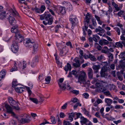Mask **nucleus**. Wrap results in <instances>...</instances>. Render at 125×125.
<instances>
[{"label": "nucleus", "instance_id": "f257e3e1", "mask_svg": "<svg viewBox=\"0 0 125 125\" xmlns=\"http://www.w3.org/2000/svg\"><path fill=\"white\" fill-rule=\"evenodd\" d=\"M9 17L8 18V19L10 25H14L16 23V20L13 17H16L18 18H20V16L17 12L15 10H13L12 9H10L9 10Z\"/></svg>", "mask_w": 125, "mask_h": 125}, {"label": "nucleus", "instance_id": "f03ea898", "mask_svg": "<svg viewBox=\"0 0 125 125\" xmlns=\"http://www.w3.org/2000/svg\"><path fill=\"white\" fill-rule=\"evenodd\" d=\"M24 43L25 46L27 47L31 48H33V52L34 53L37 51L38 47V44L34 43L30 39L27 38L25 39L23 41Z\"/></svg>", "mask_w": 125, "mask_h": 125}, {"label": "nucleus", "instance_id": "7ed1b4c3", "mask_svg": "<svg viewBox=\"0 0 125 125\" xmlns=\"http://www.w3.org/2000/svg\"><path fill=\"white\" fill-rule=\"evenodd\" d=\"M8 101L10 105L13 107L14 109L19 110L20 108L18 105V103L11 97H9L8 98Z\"/></svg>", "mask_w": 125, "mask_h": 125}, {"label": "nucleus", "instance_id": "20e7f679", "mask_svg": "<svg viewBox=\"0 0 125 125\" xmlns=\"http://www.w3.org/2000/svg\"><path fill=\"white\" fill-rule=\"evenodd\" d=\"M86 76L85 73L84 71H82L81 74L78 77V82L80 81L85 82L86 81Z\"/></svg>", "mask_w": 125, "mask_h": 125}, {"label": "nucleus", "instance_id": "39448f33", "mask_svg": "<svg viewBox=\"0 0 125 125\" xmlns=\"http://www.w3.org/2000/svg\"><path fill=\"white\" fill-rule=\"evenodd\" d=\"M69 19V20L72 24V27H73L76 25V22L77 20L76 17L73 14H71L70 16Z\"/></svg>", "mask_w": 125, "mask_h": 125}, {"label": "nucleus", "instance_id": "423d86ee", "mask_svg": "<svg viewBox=\"0 0 125 125\" xmlns=\"http://www.w3.org/2000/svg\"><path fill=\"white\" fill-rule=\"evenodd\" d=\"M12 51L14 53H16L18 51V47L17 43L14 41L13 42L12 45L11 46Z\"/></svg>", "mask_w": 125, "mask_h": 125}, {"label": "nucleus", "instance_id": "0eeeda50", "mask_svg": "<svg viewBox=\"0 0 125 125\" xmlns=\"http://www.w3.org/2000/svg\"><path fill=\"white\" fill-rule=\"evenodd\" d=\"M62 90H65L66 88L68 90H70L71 89V87L68 84L67 81H65L62 85V88H60Z\"/></svg>", "mask_w": 125, "mask_h": 125}, {"label": "nucleus", "instance_id": "6e6552de", "mask_svg": "<svg viewBox=\"0 0 125 125\" xmlns=\"http://www.w3.org/2000/svg\"><path fill=\"white\" fill-rule=\"evenodd\" d=\"M73 61L75 63H73V65L75 67H79L81 65L80 62L78 58L76 57L73 60Z\"/></svg>", "mask_w": 125, "mask_h": 125}, {"label": "nucleus", "instance_id": "1a4fd4ad", "mask_svg": "<svg viewBox=\"0 0 125 125\" xmlns=\"http://www.w3.org/2000/svg\"><path fill=\"white\" fill-rule=\"evenodd\" d=\"M11 32L13 33L16 34L19 33L20 31L18 29V26L17 25L13 26L11 29Z\"/></svg>", "mask_w": 125, "mask_h": 125}, {"label": "nucleus", "instance_id": "9d476101", "mask_svg": "<svg viewBox=\"0 0 125 125\" xmlns=\"http://www.w3.org/2000/svg\"><path fill=\"white\" fill-rule=\"evenodd\" d=\"M15 36V39L18 42H20L23 41V37L19 33L16 34Z\"/></svg>", "mask_w": 125, "mask_h": 125}, {"label": "nucleus", "instance_id": "9b49d317", "mask_svg": "<svg viewBox=\"0 0 125 125\" xmlns=\"http://www.w3.org/2000/svg\"><path fill=\"white\" fill-rule=\"evenodd\" d=\"M99 43L101 46L106 45L109 43V42L108 41L105 39L100 40L99 41Z\"/></svg>", "mask_w": 125, "mask_h": 125}, {"label": "nucleus", "instance_id": "f8f14e48", "mask_svg": "<svg viewBox=\"0 0 125 125\" xmlns=\"http://www.w3.org/2000/svg\"><path fill=\"white\" fill-rule=\"evenodd\" d=\"M104 101L106 104V106H109L112 105L111 104L113 102V101L112 99L109 98H105Z\"/></svg>", "mask_w": 125, "mask_h": 125}, {"label": "nucleus", "instance_id": "ddd939ff", "mask_svg": "<svg viewBox=\"0 0 125 125\" xmlns=\"http://www.w3.org/2000/svg\"><path fill=\"white\" fill-rule=\"evenodd\" d=\"M30 120V119L29 118H22L20 119L19 122L22 124H24L25 123L29 122Z\"/></svg>", "mask_w": 125, "mask_h": 125}, {"label": "nucleus", "instance_id": "4468645a", "mask_svg": "<svg viewBox=\"0 0 125 125\" xmlns=\"http://www.w3.org/2000/svg\"><path fill=\"white\" fill-rule=\"evenodd\" d=\"M23 87H21V85H18V86L15 88V90L17 92L20 93L23 91Z\"/></svg>", "mask_w": 125, "mask_h": 125}, {"label": "nucleus", "instance_id": "2eb2a0df", "mask_svg": "<svg viewBox=\"0 0 125 125\" xmlns=\"http://www.w3.org/2000/svg\"><path fill=\"white\" fill-rule=\"evenodd\" d=\"M7 17V15L6 14L5 11L3 10L0 13V19L3 20Z\"/></svg>", "mask_w": 125, "mask_h": 125}, {"label": "nucleus", "instance_id": "dca6fc26", "mask_svg": "<svg viewBox=\"0 0 125 125\" xmlns=\"http://www.w3.org/2000/svg\"><path fill=\"white\" fill-rule=\"evenodd\" d=\"M60 54L61 56H62L65 54L67 52V49H66V46H65L63 48L62 50L60 49Z\"/></svg>", "mask_w": 125, "mask_h": 125}, {"label": "nucleus", "instance_id": "f3484780", "mask_svg": "<svg viewBox=\"0 0 125 125\" xmlns=\"http://www.w3.org/2000/svg\"><path fill=\"white\" fill-rule=\"evenodd\" d=\"M38 62L37 58L35 57L32 60L31 62V66L32 67H34L36 66Z\"/></svg>", "mask_w": 125, "mask_h": 125}, {"label": "nucleus", "instance_id": "a211bd4d", "mask_svg": "<svg viewBox=\"0 0 125 125\" xmlns=\"http://www.w3.org/2000/svg\"><path fill=\"white\" fill-rule=\"evenodd\" d=\"M58 11L62 15L65 14L66 13L65 8L62 7H59Z\"/></svg>", "mask_w": 125, "mask_h": 125}, {"label": "nucleus", "instance_id": "6ab92c4d", "mask_svg": "<svg viewBox=\"0 0 125 125\" xmlns=\"http://www.w3.org/2000/svg\"><path fill=\"white\" fill-rule=\"evenodd\" d=\"M88 75L89 79H92L93 78V71L92 69L90 68L88 70Z\"/></svg>", "mask_w": 125, "mask_h": 125}, {"label": "nucleus", "instance_id": "aec40b11", "mask_svg": "<svg viewBox=\"0 0 125 125\" xmlns=\"http://www.w3.org/2000/svg\"><path fill=\"white\" fill-rule=\"evenodd\" d=\"M80 119L81 120L80 121V122L82 125H83V124H86L88 121H89L86 118H84L83 116Z\"/></svg>", "mask_w": 125, "mask_h": 125}, {"label": "nucleus", "instance_id": "412c9836", "mask_svg": "<svg viewBox=\"0 0 125 125\" xmlns=\"http://www.w3.org/2000/svg\"><path fill=\"white\" fill-rule=\"evenodd\" d=\"M90 19L91 17L90 14L88 12L87 13L85 16V19L84 20L85 22H86L87 23H89Z\"/></svg>", "mask_w": 125, "mask_h": 125}, {"label": "nucleus", "instance_id": "4be33fe9", "mask_svg": "<svg viewBox=\"0 0 125 125\" xmlns=\"http://www.w3.org/2000/svg\"><path fill=\"white\" fill-rule=\"evenodd\" d=\"M92 68L94 70H95V72L97 73L98 72V70L101 68L100 66L99 65H94L92 66Z\"/></svg>", "mask_w": 125, "mask_h": 125}, {"label": "nucleus", "instance_id": "5701e85b", "mask_svg": "<svg viewBox=\"0 0 125 125\" xmlns=\"http://www.w3.org/2000/svg\"><path fill=\"white\" fill-rule=\"evenodd\" d=\"M5 107L7 110V112L10 113L12 111V108L9 105L6 104Z\"/></svg>", "mask_w": 125, "mask_h": 125}, {"label": "nucleus", "instance_id": "b1692460", "mask_svg": "<svg viewBox=\"0 0 125 125\" xmlns=\"http://www.w3.org/2000/svg\"><path fill=\"white\" fill-rule=\"evenodd\" d=\"M75 113H72L69 114V120L70 122H72L73 120V118L75 114Z\"/></svg>", "mask_w": 125, "mask_h": 125}, {"label": "nucleus", "instance_id": "393cba45", "mask_svg": "<svg viewBox=\"0 0 125 125\" xmlns=\"http://www.w3.org/2000/svg\"><path fill=\"white\" fill-rule=\"evenodd\" d=\"M71 69V65L68 63L67 65H65L64 68V70L66 71L67 72L68 70L70 71Z\"/></svg>", "mask_w": 125, "mask_h": 125}, {"label": "nucleus", "instance_id": "a878e982", "mask_svg": "<svg viewBox=\"0 0 125 125\" xmlns=\"http://www.w3.org/2000/svg\"><path fill=\"white\" fill-rule=\"evenodd\" d=\"M112 4L113 6L114 7L116 11H118L120 10L119 7L118 6V5L114 2H112Z\"/></svg>", "mask_w": 125, "mask_h": 125}, {"label": "nucleus", "instance_id": "bb28decb", "mask_svg": "<svg viewBox=\"0 0 125 125\" xmlns=\"http://www.w3.org/2000/svg\"><path fill=\"white\" fill-rule=\"evenodd\" d=\"M18 70L17 67L16 66V61L14 62V66L10 70V71L12 72L13 71H17Z\"/></svg>", "mask_w": 125, "mask_h": 125}, {"label": "nucleus", "instance_id": "cd10ccee", "mask_svg": "<svg viewBox=\"0 0 125 125\" xmlns=\"http://www.w3.org/2000/svg\"><path fill=\"white\" fill-rule=\"evenodd\" d=\"M6 73L4 71L2 70L0 72V81L5 76Z\"/></svg>", "mask_w": 125, "mask_h": 125}, {"label": "nucleus", "instance_id": "c85d7f7f", "mask_svg": "<svg viewBox=\"0 0 125 125\" xmlns=\"http://www.w3.org/2000/svg\"><path fill=\"white\" fill-rule=\"evenodd\" d=\"M18 85H21L20 84H17V82L16 80H13L12 82V86L13 87L15 88L18 86Z\"/></svg>", "mask_w": 125, "mask_h": 125}, {"label": "nucleus", "instance_id": "c756f323", "mask_svg": "<svg viewBox=\"0 0 125 125\" xmlns=\"http://www.w3.org/2000/svg\"><path fill=\"white\" fill-rule=\"evenodd\" d=\"M93 40L95 42H97L100 39V38L99 36L96 35H93Z\"/></svg>", "mask_w": 125, "mask_h": 125}, {"label": "nucleus", "instance_id": "7c9ffc66", "mask_svg": "<svg viewBox=\"0 0 125 125\" xmlns=\"http://www.w3.org/2000/svg\"><path fill=\"white\" fill-rule=\"evenodd\" d=\"M123 47V45L121 42H116L115 44V47H119L122 48Z\"/></svg>", "mask_w": 125, "mask_h": 125}, {"label": "nucleus", "instance_id": "2f4dec72", "mask_svg": "<svg viewBox=\"0 0 125 125\" xmlns=\"http://www.w3.org/2000/svg\"><path fill=\"white\" fill-rule=\"evenodd\" d=\"M122 58V63L121 66L123 68H125V57H124Z\"/></svg>", "mask_w": 125, "mask_h": 125}, {"label": "nucleus", "instance_id": "473e14b6", "mask_svg": "<svg viewBox=\"0 0 125 125\" xmlns=\"http://www.w3.org/2000/svg\"><path fill=\"white\" fill-rule=\"evenodd\" d=\"M45 1L47 4V9H49L51 4V2L49 0H45Z\"/></svg>", "mask_w": 125, "mask_h": 125}, {"label": "nucleus", "instance_id": "72a5a7b5", "mask_svg": "<svg viewBox=\"0 0 125 125\" xmlns=\"http://www.w3.org/2000/svg\"><path fill=\"white\" fill-rule=\"evenodd\" d=\"M95 85L96 88L99 87L100 88L103 86V84L101 82H96Z\"/></svg>", "mask_w": 125, "mask_h": 125}, {"label": "nucleus", "instance_id": "f704fd0d", "mask_svg": "<svg viewBox=\"0 0 125 125\" xmlns=\"http://www.w3.org/2000/svg\"><path fill=\"white\" fill-rule=\"evenodd\" d=\"M33 10H35V11L37 13H41V12L40 11V8H37V7L35 6L34 8L32 9Z\"/></svg>", "mask_w": 125, "mask_h": 125}, {"label": "nucleus", "instance_id": "c9c22d12", "mask_svg": "<svg viewBox=\"0 0 125 125\" xmlns=\"http://www.w3.org/2000/svg\"><path fill=\"white\" fill-rule=\"evenodd\" d=\"M108 57L109 58V61H111L113 60L114 57L112 54L110 53H109Z\"/></svg>", "mask_w": 125, "mask_h": 125}, {"label": "nucleus", "instance_id": "e433bc0d", "mask_svg": "<svg viewBox=\"0 0 125 125\" xmlns=\"http://www.w3.org/2000/svg\"><path fill=\"white\" fill-rule=\"evenodd\" d=\"M63 78H61L58 81V83L60 88H62V85L61 83L63 81Z\"/></svg>", "mask_w": 125, "mask_h": 125}, {"label": "nucleus", "instance_id": "4c0bfd02", "mask_svg": "<svg viewBox=\"0 0 125 125\" xmlns=\"http://www.w3.org/2000/svg\"><path fill=\"white\" fill-rule=\"evenodd\" d=\"M89 58L92 61H95L96 60V58L91 53L89 54Z\"/></svg>", "mask_w": 125, "mask_h": 125}, {"label": "nucleus", "instance_id": "58836bf2", "mask_svg": "<svg viewBox=\"0 0 125 125\" xmlns=\"http://www.w3.org/2000/svg\"><path fill=\"white\" fill-rule=\"evenodd\" d=\"M29 99L36 104H37L38 103V100L36 98H33L30 97L29 98Z\"/></svg>", "mask_w": 125, "mask_h": 125}, {"label": "nucleus", "instance_id": "ea45409f", "mask_svg": "<svg viewBox=\"0 0 125 125\" xmlns=\"http://www.w3.org/2000/svg\"><path fill=\"white\" fill-rule=\"evenodd\" d=\"M45 81L46 82V83L48 84L50 83L51 80V77L50 76H48L45 78Z\"/></svg>", "mask_w": 125, "mask_h": 125}, {"label": "nucleus", "instance_id": "a19ab883", "mask_svg": "<svg viewBox=\"0 0 125 125\" xmlns=\"http://www.w3.org/2000/svg\"><path fill=\"white\" fill-rule=\"evenodd\" d=\"M44 14V17L45 18V20L46 21H48V20L50 18L51 15L50 14Z\"/></svg>", "mask_w": 125, "mask_h": 125}, {"label": "nucleus", "instance_id": "79ce46f5", "mask_svg": "<svg viewBox=\"0 0 125 125\" xmlns=\"http://www.w3.org/2000/svg\"><path fill=\"white\" fill-rule=\"evenodd\" d=\"M117 76L119 80H120V81H122L123 80V78L121 74H120L119 73L117 74Z\"/></svg>", "mask_w": 125, "mask_h": 125}, {"label": "nucleus", "instance_id": "37998d69", "mask_svg": "<svg viewBox=\"0 0 125 125\" xmlns=\"http://www.w3.org/2000/svg\"><path fill=\"white\" fill-rule=\"evenodd\" d=\"M84 114L89 118H90L91 117V116L89 112L86 110L85 109L84 110Z\"/></svg>", "mask_w": 125, "mask_h": 125}, {"label": "nucleus", "instance_id": "c03bdc74", "mask_svg": "<svg viewBox=\"0 0 125 125\" xmlns=\"http://www.w3.org/2000/svg\"><path fill=\"white\" fill-rule=\"evenodd\" d=\"M51 120L52 124H54L56 123V121L55 120V117L52 116L51 117Z\"/></svg>", "mask_w": 125, "mask_h": 125}, {"label": "nucleus", "instance_id": "a18cd8bd", "mask_svg": "<svg viewBox=\"0 0 125 125\" xmlns=\"http://www.w3.org/2000/svg\"><path fill=\"white\" fill-rule=\"evenodd\" d=\"M114 29L117 32V34L118 35H119L120 34V31L118 27H114Z\"/></svg>", "mask_w": 125, "mask_h": 125}, {"label": "nucleus", "instance_id": "49530a36", "mask_svg": "<svg viewBox=\"0 0 125 125\" xmlns=\"http://www.w3.org/2000/svg\"><path fill=\"white\" fill-rule=\"evenodd\" d=\"M75 115H76L77 118H80L81 119V118L83 117V116H82V114L80 113H76L75 114Z\"/></svg>", "mask_w": 125, "mask_h": 125}, {"label": "nucleus", "instance_id": "de8ad7c7", "mask_svg": "<svg viewBox=\"0 0 125 125\" xmlns=\"http://www.w3.org/2000/svg\"><path fill=\"white\" fill-rule=\"evenodd\" d=\"M63 124L65 125H72V124L70 123L69 121L65 120L63 121Z\"/></svg>", "mask_w": 125, "mask_h": 125}, {"label": "nucleus", "instance_id": "09e8293b", "mask_svg": "<svg viewBox=\"0 0 125 125\" xmlns=\"http://www.w3.org/2000/svg\"><path fill=\"white\" fill-rule=\"evenodd\" d=\"M77 98H73L71 99V101L69 102V103L72 102L74 103H75L77 102Z\"/></svg>", "mask_w": 125, "mask_h": 125}, {"label": "nucleus", "instance_id": "8fccbe9b", "mask_svg": "<svg viewBox=\"0 0 125 125\" xmlns=\"http://www.w3.org/2000/svg\"><path fill=\"white\" fill-rule=\"evenodd\" d=\"M106 108V111L107 112H109L111 109L112 108H113V106L112 105L108 106Z\"/></svg>", "mask_w": 125, "mask_h": 125}, {"label": "nucleus", "instance_id": "3c124183", "mask_svg": "<svg viewBox=\"0 0 125 125\" xmlns=\"http://www.w3.org/2000/svg\"><path fill=\"white\" fill-rule=\"evenodd\" d=\"M45 7L44 5H42L40 9L41 13H42L45 9Z\"/></svg>", "mask_w": 125, "mask_h": 125}, {"label": "nucleus", "instance_id": "603ef678", "mask_svg": "<svg viewBox=\"0 0 125 125\" xmlns=\"http://www.w3.org/2000/svg\"><path fill=\"white\" fill-rule=\"evenodd\" d=\"M104 57V56L101 54L99 56H98L97 57V59L98 60L100 61L103 59Z\"/></svg>", "mask_w": 125, "mask_h": 125}, {"label": "nucleus", "instance_id": "864d4df0", "mask_svg": "<svg viewBox=\"0 0 125 125\" xmlns=\"http://www.w3.org/2000/svg\"><path fill=\"white\" fill-rule=\"evenodd\" d=\"M81 106L82 105L80 103H76L74 106H73V108L74 109H75L78 106Z\"/></svg>", "mask_w": 125, "mask_h": 125}, {"label": "nucleus", "instance_id": "5fc2aeb1", "mask_svg": "<svg viewBox=\"0 0 125 125\" xmlns=\"http://www.w3.org/2000/svg\"><path fill=\"white\" fill-rule=\"evenodd\" d=\"M48 23L49 25H50L52 24L53 22V19L52 18H49L48 20Z\"/></svg>", "mask_w": 125, "mask_h": 125}, {"label": "nucleus", "instance_id": "6e6d98bb", "mask_svg": "<svg viewBox=\"0 0 125 125\" xmlns=\"http://www.w3.org/2000/svg\"><path fill=\"white\" fill-rule=\"evenodd\" d=\"M26 89L28 91V93H29V96H30V95H31V93L32 92L30 90V88L29 87H26Z\"/></svg>", "mask_w": 125, "mask_h": 125}, {"label": "nucleus", "instance_id": "4d7b16f0", "mask_svg": "<svg viewBox=\"0 0 125 125\" xmlns=\"http://www.w3.org/2000/svg\"><path fill=\"white\" fill-rule=\"evenodd\" d=\"M66 44L67 46H70V47L71 48H73L72 43L70 41H69L68 42H66Z\"/></svg>", "mask_w": 125, "mask_h": 125}, {"label": "nucleus", "instance_id": "13d9d810", "mask_svg": "<svg viewBox=\"0 0 125 125\" xmlns=\"http://www.w3.org/2000/svg\"><path fill=\"white\" fill-rule=\"evenodd\" d=\"M10 125H16L15 122L14 120H11L9 123Z\"/></svg>", "mask_w": 125, "mask_h": 125}, {"label": "nucleus", "instance_id": "bf43d9fd", "mask_svg": "<svg viewBox=\"0 0 125 125\" xmlns=\"http://www.w3.org/2000/svg\"><path fill=\"white\" fill-rule=\"evenodd\" d=\"M110 89L111 90H114L115 89V85L113 84H110Z\"/></svg>", "mask_w": 125, "mask_h": 125}, {"label": "nucleus", "instance_id": "052dcab7", "mask_svg": "<svg viewBox=\"0 0 125 125\" xmlns=\"http://www.w3.org/2000/svg\"><path fill=\"white\" fill-rule=\"evenodd\" d=\"M100 89H101L100 90L103 93L104 92L107 91L106 88L105 87H103V86Z\"/></svg>", "mask_w": 125, "mask_h": 125}, {"label": "nucleus", "instance_id": "680f3d73", "mask_svg": "<svg viewBox=\"0 0 125 125\" xmlns=\"http://www.w3.org/2000/svg\"><path fill=\"white\" fill-rule=\"evenodd\" d=\"M100 74L101 77H104L105 75L106 74L104 71H102L100 72Z\"/></svg>", "mask_w": 125, "mask_h": 125}, {"label": "nucleus", "instance_id": "e2e57ef3", "mask_svg": "<svg viewBox=\"0 0 125 125\" xmlns=\"http://www.w3.org/2000/svg\"><path fill=\"white\" fill-rule=\"evenodd\" d=\"M83 55H79L80 59L82 60L81 61H80L81 63H82L84 62V60L82 59V58H83Z\"/></svg>", "mask_w": 125, "mask_h": 125}, {"label": "nucleus", "instance_id": "0e129e2a", "mask_svg": "<svg viewBox=\"0 0 125 125\" xmlns=\"http://www.w3.org/2000/svg\"><path fill=\"white\" fill-rule=\"evenodd\" d=\"M67 105V103H65L63 105H62L61 107V108L62 109H65Z\"/></svg>", "mask_w": 125, "mask_h": 125}, {"label": "nucleus", "instance_id": "69168bd1", "mask_svg": "<svg viewBox=\"0 0 125 125\" xmlns=\"http://www.w3.org/2000/svg\"><path fill=\"white\" fill-rule=\"evenodd\" d=\"M109 10L108 11L109 12V14H110V13L112 12L113 11V10L112 8L109 5Z\"/></svg>", "mask_w": 125, "mask_h": 125}, {"label": "nucleus", "instance_id": "338daca9", "mask_svg": "<svg viewBox=\"0 0 125 125\" xmlns=\"http://www.w3.org/2000/svg\"><path fill=\"white\" fill-rule=\"evenodd\" d=\"M103 93L106 96H109L110 94V93L109 91H106L104 92Z\"/></svg>", "mask_w": 125, "mask_h": 125}, {"label": "nucleus", "instance_id": "774afa93", "mask_svg": "<svg viewBox=\"0 0 125 125\" xmlns=\"http://www.w3.org/2000/svg\"><path fill=\"white\" fill-rule=\"evenodd\" d=\"M115 108L116 109H122L123 108V107L120 105H116L115 107Z\"/></svg>", "mask_w": 125, "mask_h": 125}]
</instances>
